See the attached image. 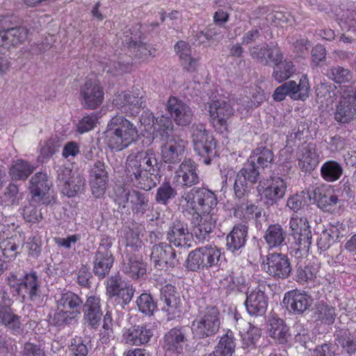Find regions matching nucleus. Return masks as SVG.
<instances>
[{
	"instance_id": "f257e3e1",
	"label": "nucleus",
	"mask_w": 356,
	"mask_h": 356,
	"mask_svg": "<svg viewBox=\"0 0 356 356\" xmlns=\"http://www.w3.org/2000/svg\"><path fill=\"white\" fill-rule=\"evenodd\" d=\"M159 168L156 154L152 149L133 152L127 157L125 175L134 185L147 191L155 185L152 175Z\"/></svg>"
},
{
	"instance_id": "f03ea898",
	"label": "nucleus",
	"mask_w": 356,
	"mask_h": 356,
	"mask_svg": "<svg viewBox=\"0 0 356 356\" xmlns=\"http://www.w3.org/2000/svg\"><path fill=\"white\" fill-rule=\"evenodd\" d=\"M196 201L197 211H194L191 219L193 232L200 241H204L216 226L218 202L216 195L204 188L196 189Z\"/></svg>"
},
{
	"instance_id": "7ed1b4c3",
	"label": "nucleus",
	"mask_w": 356,
	"mask_h": 356,
	"mask_svg": "<svg viewBox=\"0 0 356 356\" xmlns=\"http://www.w3.org/2000/svg\"><path fill=\"white\" fill-rule=\"evenodd\" d=\"M106 142L114 152H120L131 145L138 137L136 126L122 115L113 117L104 131Z\"/></svg>"
},
{
	"instance_id": "20e7f679",
	"label": "nucleus",
	"mask_w": 356,
	"mask_h": 356,
	"mask_svg": "<svg viewBox=\"0 0 356 356\" xmlns=\"http://www.w3.org/2000/svg\"><path fill=\"white\" fill-rule=\"evenodd\" d=\"M83 300L76 293L67 291L60 294L56 300L57 311L53 321L55 325L61 326L76 322L81 315Z\"/></svg>"
},
{
	"instance_id": "39448f33",
	"label": "nucleus",
	"mask_w": 356,
	"mask_h": 356,
	"mask_svg": "<svg viewBox=\"0 0 356 356\" xmlns=\"http://www.w3.org/2000/svg\"><path fill=\"white\" fill-rule=\"evenodd\" d=\"M220 327V315L216 307L200 311L193 321L191 329L194 337L204 339L216 334Z\"/></svg>"
},
{
	"instance_id": "423d86ee",
	"label": "nucleus",
	"mask_w": 356,
	"mask_h": 356,
	"mask_svg": "<svg viewBox=\"0 0 356 356\" xmlns=\"http://www.w3.org/2000/svg\"><path fill=\"white\" fill-rule=\"evenodd\" d=\"M115 202L123 208L129 204L133 213L142 216L151 207L149 195L137 190H129L124 186H118L115 188Z\"/></svg>"
},
{
	"instance_id": "0eeeda50",
	"label": "nucleus",
	"mask_w": 356,
	"mask_h": 356,
	"mask_svg": "<svg viewBox=\"0 0 356 356\" xmlns=\"http://www.w3.org/2000/svg\"><path fill=\"white\" fill-rule=\"evenodd\" d=\"M208 104V111L213 126L220 131L227 130V121L234 113V100L225 97H216Z\"/></svg>"
},
{
	"instance_id": "6e6552de",
	"label": "nucleus",
	"mask_w": 356,
	"mask_h": 356,
	"mask_svg": "<svg viewBox=\"0 0 356 356\" xmlns=\"http://www.w3.org/2000/svg\"><path fill=\"white\" fill-rule=\"evenodd\" d=\"M57 173L58 185L64 195L74 197L83 190L85 179L78 172H73L70 168L61 166L58 169Z\"/></svg>"
},
{
	"instance_id": "1a4fd4ad",
	"label": "nucleus",
	"mask_w": 356,
	"mask_h": 356,
	"mask_svg": "<svg viewBox=\"0 0 356 356\" xmlns=\"http://www.w3.org/2000/svg\"><path fill=\"white\" fill-rule=\"evenodd\" d=\"M291 234L298 250L308 251L312 244V231L308 219L300 213H293L289 221Z\"/></svg>"
},
{
	"instance_id": "9d476101",
	"label": "nucleus",
	"mask_w": 356,
	"mask_h": 356,
	"mask_svg": "<svg viewBox=\"0 0 356 356\" xmlns=\"http://www.w3.org/2000/svg\"><path fill=\"white\" fill-rule=\"evenodd\" d=\"M103 88L96 80L89 79L80 87L79 100L83 108L96 109L104 102Z\"/></svg>"
},
{
	"instance_id": "9b49d317",
	"label": "nucleus",
	"mask_w": 356,
	"mask_h": 356,
	"mask_svg": "<svg viewBox=\"0 0 356 356\" xmlns=\"http://www.w3.org/2000/svg\"><path fill=\"white\" fill-rule=\"evenodd\" d=\"M112 243L109 238H103L93 257V272L103 278L108 274L114 262L111 250Z\"/></svg>"
},
{
	"instance_id": "f8f14e48",
	"label": "nucleus",
	"mask_w": 356,
	"mask_h": 356,
	"mask_svg": "<svg viewBox=\"0 0 356 356\" xmlns=\"http://www.w3.org/2000/svg\"><path fill=\"white\" fill-rule=\"evenodd\" d=\"M194 149L200 156H210L213 154L215 142L213 137L203 124H194L191 127Z\"/></svg>"
},
{
	"instance_id": "ddd939ff",
	"label": "nucleus",
	"mask_w": 356,
	"mask_h": 356,
	"mask_svg": "<svg viewBox=\"0 0 356 356\" xmlns=\"http://www.w3.org/2000/svg\"><path fill=\"white\" fill-rule=\"evenodd\" d=\"M40 281L35 272L26 273L17 284V293L24 301L28 300L38 305L41 302Z\"/></svg>"
},
{
	"instance_id": "4468645a",
	"label": "nucleus",
	"mask_w": 356,
	"mask_h": 356,
	"mask_svg": "<svg viewBox=\"0 0 356 356\" xmlns=\"http://www.w3.org/2000/svg\"><path fill=\"white\" fill-rule=\"evenodd\" d=\"M151 261L160 270L173 268L178 264L175 250L170 244L165 243H160L152 247Z\"/></svg>"
},
{
	"instance_id": "2eb2a0df",
	"label": "nucleus",
	"mask_w": 356,
	"mask_h": 356,
	"mask_svg": "<svg viewBox=\"0 0 356 356\" xmlns=\"http://www.w3.org/2000/svg\"><path fill=\"white\" fill-rule=\"evenodd\" d=\"M262 265L268 275L277 278L285 279L291 272L289 259L286 255L280 253L269 254Z\"/></svg>"
},
{
	"instance_id": "dca6fc26",
	"label": "nucleus",
	"mask_w": 356,
	"mask_h": 356,
	"mask_svg": "<svg viewBox=\"0 0 356 356\" xmlns=\"http://www.w3.org/2000/svg\"><path fill=\"white\" fill-rule=\"evenodd\" d=\"M165 106L169 115L177 125L185 127L192 122L193 111L180 99L174 96L170 97Z\"/></svg>"
},
{
	"instance_id": "f3484780",
	"label": "nucleus",
	"mask_w": 356,
	"mask_h": 356,
	"mask_svg": "<svg viewBox=\"0 0 356 356\" xmlns=\"http://www.w3.org/2000/svg\"><path fill=\"white\" fill-rule=\"evenodd\" d=\"M195 163L190 159L184 160L179 165L173 177V181L177 186L189 188L200 182Z\"/></svg>"
},
{
	"instance_id": "a211bd4d",
	"label": "nucleus",
	"mask_w": 356,
	"mask_h": 356,
	"mask_svg": "<svg viewBox=\"0 0 356 356\" xmlns=\"http://www.w3.org/2000/svg\"><path fill=\"white\" fill-rule=\"evenodd\" d=\"M161 146V157L164 163L175 164L183 158L187 141L179 136H171Z\"/></svg>"
},
{
	"instance_id": "6ab92c4d",
	"label": "nucleus",
	"mask_w": 356,
	"mask_h": 356,
	"mask_svg": "<svg viewBox=\"0 0 356 356\" xmlns=\"http://www.w3.org/2000/svg\"><path fill=\"white\" fill-rule=\"evenodd\" d=\"M264 288L259 286L249 290L246 293L245 306L250 316H262L266 312L268 298L265 295Z\"/></svg>"
},
{
	"instance_id": "aec40b11",
	"label": "nucleus",
	"mask_w": 356,
	"mask_h": 356,
	"mask_svg": "<svg viewBox=\"0 0 356 356\" xmlns=\"http://www.w3.org/2000/svg\"><path fill=\"white\" fill-rule=\"evenodd\" d=\"M259 172L253 164L244 166L236 175L234 189L235 195L241 198L247 191L248 185L257 182Z\"/></svg>"
},
{
	"instance_id": "412c9836",
	"label": "nucleus",
	"mask_w": 356,
	"mask_h": 356,
	"mask_svg": "<svg viewBox=\"0 0 356 356\" xmlns=\"http://www.w3.org/2000/svg\"><path fill=\"white\" fill-rule=\"evenodd\" d=\"M161 300L164 303L162 310L167 313L168 319L181 314L180 298L172 284H168L161 289Z\"/></svg>"
},
{
	"instance_id": "4be33fe9",
	"label": "nucleus",
	"mask_w": 356,
	"mask_h": 356,
	"mask_svg": "<svg viewBox=\"0 0 356 356\" xmlns=\"http://www.w3.org/2000/svg\"><path fill=\"white\" fill-rule=\"evenodd\" d=\"M259 191L262 195L271 203H275L284 197L286 191V182L280 177H274L270 180L260 181Z\"/></svg>"
},
{
	"instance_id": "5701e85b",
	"label": "nucleus",
	"mask_w": 356,
	"mask_h": 356,
	"mask_svg": "<svg viewBox=\"0 0 356 356\" xmlns=\"http://www.w3.org/2000/svg\"><path fill=\"white\" fill-rule=\"evenodd\" d=\"M313 299L310 296L298 290L287 292L283 302L287 309L296 314H301L312 305Z\"/></svg>"
},
{
	"instance_id": "b1692460",
	"label": "nucleus",
	"mask_w": 356,
	"mask_h": 356,
	"mask_svg": "<svg viewBox=\"0 0 356 356\" xmlns=\"http://www.w3.org/2000/svg\"><path fill=\"white\" fill-rule=\"evenodd\" d=\"M167 239L176 247H190L191 234L187 223L181 220L173 221L168 232Z\"/></svg>"
},
{
	"instance_id": "393cba45",
	"label": "nucleus",
	"mask_w": 356,
	"mask_h": 356,
	"mask_svg": "<svg viewBox=\"0 0 356 356\" xmlns=\"http://www.w3.org/2000/svg\"><path fill=\"white\" fill-rule=\"evenodd\" d=\"M122 270L128 277L137 280L146 273L141 252L124 253Z\"/></svg>"
},
{
	"instance_id": "a878e982",
	"label": "nucleus",
	"mask_w": 356,
	"mask_h": 356,
	"mask_svg": "<svg viewBox=\"0 0 356 356\" xmlns=\"http://www.w3.org/2000/svg\"><path fill=\"white\" fill-rule=\"evenodd\" d=\"M249 52L252 59L264 65H267L270 62H277L280 58H283V55L278 47H270L266 43L250 47Z\"/></svg>"
},
{
	"instance_id": "bb28decb",
	"label": "nucleus",
	"mask_w": 356,
	"mask_h": 356,
	"mask_svg": "<svg viewBox=\"0 0 356 356\" xmlns=\"http://www.w3.org/2000/svg\"><path fill=\"white\" fill-rule=\"evenodd\" d=\"M153 336L152 327L150 325H134L127 330L123 337L127 343L133 346L145 344Z\"/></svg>"
},
{
	"instance_id": "cd10ccee",
	"label": "nucleus",
	"mask_w": 356,
	"mask_h": 356,
	"mask_svg": "<svg viewBox=\"0 0 356 356\" xmlns=\"http://www.w3.org/2000/svg\"><path fill=\"white\" fill-rule=\"evenodd\" d=\"M83 320L92 328L96 329L99 325L102 316L100 298L97 296H90L82 305Z\"/></svg>"
},
{
	"instance_id": "c85d7f7f",
	"label": "nucleus",
	"mask_w": 356,
	"mask_h": 356,
	"mask_svg": "<svg viewBox=\"0 0 356 356\" xmlns=\"http://www.w3.org/2000/svg\"><path fill=\"white\" fill-rule=\"evenodd\" d=\"M92 180L90 182L92 195L98 198L105 193L108 181L107 172L104 163L97 161L91 170Z\"/></svg>"
},
{
	"instance_id": "c756f323",
	"label": "nucleus",
	"mask_w": 356,
	"mask_h": 356,
	"mask_svg": "<svg viewBox=\"0 0 356 356\" xmlns=\"http://www.w3.org/2000/svg\"><path fill=\"white\" fill-rule=\"evenodd\" d=\"M113 104L118 108H124V112L130 115L138 113L140 108L145 106V102L142 97L126 92L116 95L113 100Z\"/></svg>"
},
{
	"instance_id": "7c9ffc66",
	"label": "nucleus",
	"mask_w": 356,
	"mask_h": 356,
	"mask_svg": "<svg viewBox=\"0 0 356 356\" xmlns=\"http://www.w3.org/2000/svg\"><path fill=\"white\" fill-rule=\"evenodd\" d=\"M297 157L300 168L305 172L313 170L318 163L315 146L312 143L300 147Z\"/></svg>"
},
{
	"instance_id": "2f4dec72",
	"label": "nucleus",
	"mask_w": 356,
	"mask_h": 356,
	"mask_svg": "<svg viewBox=\"0 0 356 356\" xmlns=\"http://www.w3.org/2000/svg\"><path fill=\"white\" fill-rule=\"evenodd\" d=\"M334 336L337 345L348 353L353 354L356 352V322L348 329L337 330Z\"/></svg>"
},
{
	"instance_id": "473e14b6",
	"label": "nucleus",
	"mask_w": 356,
	"mask_h": 356,
	"mask_svg": "<svg viewBox=\"0 0 356 356\" xmlns=\"http://www.w3.org/2000/svg\"><path fill=\"white\" fill-rule=\"evenodd\" d=\"M50 188L46 173L37 172L30 180L29 190L35 201H42Z\"/></svg>"
},
{
	"instance_id": "72a5a7b5",
	"label": "nucleus",
	"mask_w": 356,
	"mask_h": 356,
	"mask_svg": "<svg viewBox=\"0 0 356 356\" xmlns=\"http://www.w3.org/2000/svg\"><path fill=\"white\" fill-rule=\"evenodd\" d=\"M313 195L318 207L323 211H330L337 207L339 203L337 196L330 191H326L323 186L315 187Z\"/></svg>"
},
{
	"instance_id": "f704fd0d",
	"label": "nucleus",
	"mask_w": 356,
	"mask_h": 356,
	"mask_svg": "<svg viewBox=\"0 0 356 356\" xmlns=\"http://www.w3.org/2000/svg\"><path fill=\"white\" fill-rule=\"evenodd\" d=\"M247 235L246 225L241 223L235 225L226 238L227 249L234 252L243 248L245 244Z\"/></svg>"
},
{
	"instance_id": "c9c22d12",
	"label": "nucleus",
	"mask_w": 356,
	"mask_h": 356,
	"mask_svg": "<svg viewBox=\"0 0 356 356\" xmlns=\"http://www.w3.org/2000/svg\"><path fill=\"white\" fill-rule=\"evenodd\" d=\"M353 97L343 95L337 107L335 113V120L341 123L350 122L356 114V106L351 102Z\"/></svg>"
},
{
	"instance_id": "e433bc0d",
	"label": "nucleus",
	"mask_w": 356,
	"mask_h": 356,
	"mask_svg": "<svg viewBox=\"0 0 356 356\" xmlns=\"http://www.w3.org/2000/svg\"><path fill=\"white\" fill-rule=\"evenodd\" d=\"M175 49L179 55L184 68L193 72L196 70L198 59L191 57V49L189 44L184 41H179L175 46Z\"/></svg>"
},
{
	"instance_id": "4c0bfd02",
	"label": "nucleus",
	"mask_w": 356,
	"mask_h": 356,
	"mask_svg": "<svg viewBox=\"0 0 356 356\" xmlns=\"http://www.w3.org/2000/svg\"><path fill=\"white\" fill-rule=\"evenodd\" d=\"M143 230L142 227L135 225L126 231L124 237L127 245L124 253L141 252L143 243L140 235H143Z\"/></svg>"
},
{
	"instance_id": "58836bf2",
	"label": "nucleus",
	"mask_w": 356,
	"mask_h": 356,
	"mask_svg": "<svg viewBox=\"0 0 356 356\" xmlns=\"http://www.w3.org/2000/svg\"><path fill=\"white\" fill-rule=\"evenodd\" d=\"M35 170V166L28 161L17 159L11 165L9 174L13 180H26Z\"/></svg>"
},
{
	"instance_id": "ea45409f",
	"label": "nucleus",
	"mask_w": 356,
	"mask_h": 356,
	"mask_svg": "<svg viewBox=\"0 0 356 356\" xmlns=\"http://www.w3.org/2000/svg\"><path fill=\"white\" fill-rule=\"evenodd\" d=\"M316 93L321 104L329 106L336 100L338 90L336 86L331 83H321L316 86Z\"/></svg>"
},
{
	"instance_id": "a19ab883",
	"label": "nucleus",
	"mask_w": 356,
	"mask_h": 356,
	"mask_svg": "<svg viewBox=\"0 0 356 356\" xmlns=\"http://www.w3.org/2000/svg\"><path fill=\"white\" fill-rule=\"evenodd\" d=\"M288 85L291 99L305 101L308 98L310 86L307 75L302 76L298 84L294 81H289Z\"/></svg>"
},
{
	"instance_id": "79ce46f5",
	"label": "nucleus",
	"mask_w": 356,
	"mask_h": 356,
	"mask_svg": "<svg viewBox=\"0 0 356 356\" xmlns=\"http://www.w3.org/2000/svg\"><path fill=\"white\" fill-rule=\"evenodd\" d=\"M236 344L232 332L229 330L222 335L212 354L215 356H232Z\"/></svg>"
},
{
	"instance_id": "37998d69",
	"label": "nucleus",
	"mask_w": 356,
	"mask_h": 356,
	"mask_svg": "<svg viewBox=\"0 0 356 356\" xmlns=\"http://www.w3.org/2000/svg\"><path fill=\"white\" fill-rule=\"evenodd\" d=\"M0 323L8 327L13 333H19L22 330L20 318L8 307L0 308Z\"/></svg>"
},
{
	"instance_id": "c03bdc74",
	"label": "nucleus",
	"mask_w": 356,
	"mask_h": 356,
	"mask_svg": "<svg viewBox=\"0 0 356 356\" xmlns=\"http://www.w3.org/2000/svg\"><path fill=\"white\" fill-rule=\"evenodd\" d=\"M264 238L270 248H276L284 242L285 232L280 225H270L266 229Z\"/></svg>"
},
{
	"instance_id": "a18cd8bd",
	"label": "nucleus",
	"mask_w": 356,
	"mask_h": 356,
	"mask_svg": "<svg viewBox=\"0 0 356 356\" xmlns=\"http://www.w3.org/2000/svg\"><path fill=\"white\" fill-rule=\"evenodd\" d=\"M204 268L218 266L221 259L220 250L216 246L207 245L200 248Z\"/></svg>"
},
{
	"instance_id": "49530a36",
	"label": "nucleus",
	"mask_w": 356,
	"mask_h": 356,
	"mask_svg": "<svg viewBox=\"0 0 356 356\" xmlns=\"http://www.w3.org/2000/svg\"><path fill=\"white\" fill-rule=\"evenodd\" d=\"M321 174L323 179L328 182L338 180L343 174V168L335 161H327L321 168Z\"/></svg>"
},
{
	"instance_id": "de8ad7c7",
	"label": "nucleus",
	"mask_w": 356,
	"mask_h": 356,
	"mask_svg": "<svg viewBox=\"0 0 356 356\" xmlns=\"http://www.w3.org/2000/svg\"><path fill=\"white\" fill-rule=\"evenodd\" d=\"M326 75L330 79L339 84L349 83L353 81V72L349 69L339 65L330 67Z\"/></svg>"
},
{
	"instance_id": "09e8293b",
	"label": "nucleus",
	"mask_w": 356,
	"mask_h": 356,
	"mask_svg": "<svg viewBox=\"0 0 356 356\" xmlns=\"http://www.w3.org/2000/svg\"><path fill=\"white\" fill-rule=\"evenodd\" d=\"M273 63L275 66L273 76L279 83L288 79L294 73V66L290 61H283L282 58H280L277 62H273Z\"/></svg>"
},
{
	"instance_id": "8fccbe9b",
	"label": "nucleus",
	"mask_w": 356,
	"mask_h": 356,
	"mask_svg": "<svg viewBox=\"0 0 356 356\" xmlns=\"http://www.w3.org/2000/svg\"><path fill=\"white\" fill-rule=\"evenodd\" d=\"M288 328L280 318H273L270 321V336L280 343L287 341Z\"/></svg>"
},
{
	"instance_id": "3c124183",
	"label": "nucleus",
	"mask_w": 356,
	"mask_h": 356,
	"mask_svg": "<svg viewBox=\"0 0 356 356\" xmlns=\"http://www.w3.org/2000/svg\"><path fill=\"white\" fill-rule=\"evenodd\" d=\"M251 158L252 161L250 164H253L255 166L254 163L257 162L260 167L264 168L271 166L274 155L270 149L264 147H260L254 150Z\"/></svg>"
},
{
	"instance_id": "603ef678",
	"label": "nucleus",
	"mask_w": 356,
	"mask_h": 356,
	"mask_svg": "<svg viewBox=\"0 0 356 356\" xmlns=\"http://www.w3.org/2000/svg\"><path fill=\"white\" fill-rule=\"evenodd\" d=\"M334 316L335 309L323 302L316 305L313 309L312 316L316 321H321L329 324L333 321Z\"/></svg>"
},
{
	"instance_id": "864d4df0",
	"label": "nucleus",
	"mask_w": 356,
	"mask_h": 356,
	"mask_svg": "<svg viewBox=\"0 0 356 356\" xmlns=\"http://www.w3.org/2000/svg\"><path fill=\"white\" fill-rule=\"evenodd\" d=\"M165 342L168 349L179 352L186 342L184 333L181 329L173 328L165 335Z\"/></svg>"
},
{
	"instance_id": "5fc2aeb1",
	"label": "nucleus",
	"mask_w": 356,
	"mask_h": 356,
	"mask_svg": "<svg viewBox=\"0 0 356 356\" xmlns=\"http://www.w3.org/2000/svg\"><path fill=\"white\" fill-rule=\"evenodd\" d=\"M4 31L8 47L22 43L28 38L29 31L24 27L16 26Z\"/></svg>"
},
{
	"instance_id": "6e6d98bb",
	"label": "nucleus",
	"mask_w": 356,
	"mask_h": 356,
	"mask_svg": "<svg viewBox=\"0 0 356 356\" xmlns=\"http://www.w3.org/2000/svg\"><path fill=\"white\" fill-rule=\"evenodd\" d=\"M21 244L19 237L15 235L0 241V249L5 257L13 259L18 253Z\"/></svg>"
},
{
	"instance_id": "4d7b16f0",
	"label": "nucleus",
	"mask_w": 356,
	"mask_h": 356,
	"mask_svg": "<svg viewBox=\"0 0 356 356\" xmlns=\"http://www.w3.org/2000/svg\"><path fill=\"white\" fill-rule=\"evenodd\" d=\"M339 231L334 226L322 231L317 241L318 249L322 251L327 250L334 243V239L339 237Z\"/></svg>"
},
{
	"instance_id": "13d9d810",
	"label": "nucleus",
	"mask_w": 356,
	"mask_h": 356,
	"mask_svg": "<svg viewBox=\"0 0 356 356\" xmlns=\"http://www.w3.org/2000/svg\"><path fill=\"white\" fill-rule=\"evenodd\" d=\"M177 195L176 190L169 182L163 183L156 190L155 200L157 203L167 205Z\"/></svg>"
},
{
	"instance_id": "bf43d9fd",
	"label": "nucleus",
	"mask_w": 356,
	"mask_h": 356,
	"mask_svg": "<svg viewBox=\"0 0 356 356\" xmlns=\"http://www.w3.org/2000/svg\"><path fill=\"white\" fill-rule=\"evenodd\" d=\"M309 199H311V195L309 193L302 191L289 197L286 202V207L293 211L294 213H298V211L307 206L308 200Z\"/></svg>"
},
{
	"instance_id": "052dcab7",
	"label": "nucleus",
	"mask_w": 356,
	"mask_h": 356,
	"mask_svg": "<svg viewBox=\"0 0 356 356\" xmlns=\"http://www.w3.org/2000/svg\"><path fill=\"white\" fill-rule=\"evenodd\" d=\"M196 189L184 193L179 199V209L182 212L195 211L196 209Z\"/></svg>"
},
{
	"instance_id": "680f3d73",
	"label": "nucleus",
	"mask_w": 356,
	"mask_h": 356,
	"mask_svg": "<svg viewBox=\"0 0 356 356\" xmlns=\"http://www.w3.org/2000/svg\"><path fill=\"white\" fill-rule=\"evenodd\" d=\"M155 129L162 138H170L173 132L174 125L172 120L165 115H161L155 119Z\"/></svg>"
},
{
	"instance_id": "e2e57ef3",
	"label": "nucleus",
	"mask_w": 356,
	"mask_h": 356,
	"mask_svg": "<svg viewBox=\"0 0 356 356\" xmlns=\"http://www.w3.org/2000/svg\"><path fill=\"white\" fill-rule=\"evenodd\" d=\"M129 47L134 49L133 51L135 56L142 59H146L149 56H154L156 51V49L152 47L149 44L134 40L129 42Z\"/></svg>"
},
{
	"instance_id": "0e129e2a",
	"label": "nucleus",
	"mask_w": 356,
	"mask_h": 356,
	"mask_svg": "<svg viewBox=\"0 0 356 356\" xmlns=\"http://www.w3.org/2000/svg\"><path fill=\"white\" fill-rule=\"evenodd\" d=\"M90 341L76 337L72 339L70 350L72 356H87L89 351Z\"/></svg>"
},
{
	"instance_id": "69168bd1",
	"label": "nucleus",
	"mask_w": 356,
	"mask_h": 356,
	"mask_svg": "<svg viewBox=\"0 0 356 356\" xmlns=\"http://www.w3.org/2000/svg\"><path fill=\"white\" fill-rule=\"evenodd\" d=\"M22 198V194L19 193L17 186L15 184H10L1 197V202L6 206L17 205Z\"/></svg>"
},
{
	"instance_id": "338daca9",
	"label": "nucleus",
	"mask_w": 356,
	"mask_h": 356,
	"mask_svg": "<svg viewBox=\"0 0 356 356\" xmlns=\"http://www.w3.org/2000/svg\"><path fill=\"white\" fill-rule=\"evenodd\" d=\"M185 266L188 270L191 271H197L204 268L200 248L188 254Z\"/></svg>"
},
{
	"instance_id": "774afa93",
	"label": "nucleus",
	"mask_w": 356,
	"mask_h": 356,
	"mask_svg": "<svg viewBox=\"0 0 356 356\" xmlns=\"http://www.w3.org/2000/svg\"><path fill=\"white\" fill-rule=\"evenodd\" d=\"M140 312L145 315L150 316L156 309L152 298L147 293H142L136 300Z\"/></svg>"
}]
</instances>
